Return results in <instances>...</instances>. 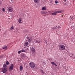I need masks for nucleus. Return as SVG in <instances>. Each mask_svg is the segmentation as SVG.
Returning a JSON list of instances; mask_svg holds the SVG:
<instances>
[{
    "instance_id": "c85d7f7f",
    "label": "nucleus",
    "mask_w": 75,
    "mask_h": 75,
    "mask_svg": "<svg viewBox=\"0 0 75 75\" xmlns=\"http://www.w3.org/2000/svg\"><path fill=\"white\" fill-rule=\"evenodd\" d=\"M41 72L43 74H45V73L44 72V71L43 70H42Z\"/></svg>"
},
{
    "instance_id": "58836bf2",
    "label": "nucleus",
    "mask_w": 75,
    "mask_h": 75,
    "mask_svg": "<svg viewBox=\"0 0 75 75\" xmlns=\"http://www.w3.org/2000/svg\"><path fill=\"white\" fill-rule=\"evenodd\" d=\"M67 0H64V1H66Z\"/></svg>"
},
{
    "instance_id": "6e6552de",
    "label": "nucleus",
    "mask_w": 75,
    "mask_h": 75,
    "mask_svg": "<svg viewBox=\"0 0 75 75\" xmlns=\"http://www.w3.org/2000/svg\"><path fill=\"white\" fill-rule=\"evenodd\" d=\"M28 42H26L24 43V46L25 47H27L28 45Z\"/></svg>"
},
{
    "instance_id": "ddd939ff",
    "label": "nucleus",
    "mask_w": 75,
    "mask_h": 75,
    "mask_svg": "<svg viewBox=\"0 0 75 75\" xmlns=\"http://www.w3.org/2000/svg\"><path fill=\"white\" fill-rule=\"evenodd\" d=\"M21 57H26V55L25 54H21Z\"/></svg>"
},
{
    "instance_id": "ea45409f",
    "label": "nucleus",
    "mask_w": 75,
    "mask_h": 75,
    "mask_svg": "<svg viewBox=\"0 0 75 75\" xmlns=\"http://www.w3.org/2000/svg\"><path fill=\"white\" fill-rule=\"evenodd\" d=\"M1 2H0V4H1Z\"/></svg>"
},
{
    "instance_id": "f257e3e1",
    "label": "nucleus",
    "mask_w": 75,
    "mask_h": 75,
    "mask_svg": "<svg viewBox=\"0 0 75 75\" xmlns=\"http://www.w3.org/2000/svg\"><path fill=\"white\" fill-rule=\"evenodd\" d=\"M59 49L60 51H64L65 49V46L63 45H60L59 46Z\"/></svg>"
},
{
    "instance_id": "dca6fc26",
    "label": "nucleus",
    "mask_w": 75,
    "mask_h": 75,
    "mask_svg": "<svg viewBox=\"0 0 75 75\" xmlns=\"http://www.w3.org/2000/svg\"><path fill=\"white\" fill-rule=\"evenodd\" d=\"M56 14H57L56 12H54V13H52V16H55V15H56Z\"/></svg>"
},
{
    "instance_id": "5701e85b",
    "label": "nucleus",
    "mask_w": 75,
    "mask_h": 75,
    "mask_svg": "<svg viewBox=\"0 0 75 75\" xmlns=\"http://www.w3.org/2000/svg\"><path fill=\"white\" fill-rule=\"evenodd\" d=\"M8 64H9V62H8V61L6 62V64L7 65H8Z\"/></svg>"
},
{
    "instance_id": "7c9ffc66",
    "label": "nucleus",
    "mask_w": 75,
    "mask_h": 75,
    "mask_svg": "<svg viewBox=\"0 0 75 75\" xmlns=\"http://www.w3.org/2000/svg\"><path fill=\"white\" fill-rule=\"evenodd\" d=\"M44 42V43H45V42H47V41L46 40H45Z\"/></svg>"
},
{
    "instance_id": "6ab92c4d",
    "label": "nucleus",
    "mask_w": 75,
    "mask_h": 75,
    "mask_svg": "<svg viewBox=\"0 0 75 75\" xmlns=\"http://www.w3.org/2000/svg\"><path fill=\"white\" fill-rule=\"evenodd\" d=\"M56 13H61L62 12L61 11H56Z\"/></svg>"
},
{
    "instance_id": "9d476101",
    "label": "nucleus",
    "mask_w": 75,
    "mask_h": 75,
    "mask_svg": "<svg viewBox=\"0 0 75 75\" xmlns=\"http://www.w3.org/2000/svg\"><path fill=\"white\" fill-rule=\"evenodd\" d=\"M67 67H67V66L66 65H64L62 67L64 68L65 69H67Z\"/></svg>"
},
{
    "instance_id": "1a4fd4ad",
    "label": "nucleus",
    "mask_w": 75,
    "mask_h": 75,
    "mask_svg": "<svg viewBox=\"0 0 75 75\" xmlns=\"http://www.w3.org/2000/svg\"><path fill=\"white\" fill-rule=\"evenodd\" d=\"M41 42V41L39 39H37L36 40V43H40Z\"/></svg>"
},
{
    "instance_id": "4468645a",
    "label": "nucleus",
    "mask_w": 75,
    "mask_h": 75,
    "mask_svg": "<svg viewBox=\"0 0 75 75\" xmlns=\"http://www.w3.org/2000/svg\"><path fill=\"white\" fill-rule=\"evenodd\" d=\"M51 64H52V65H55L56 67L57 66V64H56V63H55V62H51Z\"/></svg>"
},
{
    "instance_id": "c756f323",
    "label": "nucleus",
    "mask_w": 75,
    "mask_h": 75,
    "mask_svg": "<svg viewBox=\"0 0 75 75\" xmlns=\"http://www.w3.org/2000/svg\"><path fill=\"white\" fill-rule=\"evenodd\" d=\"M45 45H48V43H47V42H45Z\"/></svg>"
},
{
    "instance_id": "20e7f679",
    "label": "nucleus",
    "mask_w": 75,
    "mask_h": 75,
    "mask_svg": "<svg viewBox=\"0 0 75 75\" xmlns=\"http://www.w3.org/2000/svg\"><path fill=\"white\" fill-rule=\"evenodd\" d=\"M1 71L4 74H6L7 72V68H3L1 70Z\"/></svg>"
},
{
    "instance_id": "393cba45",
    "label": "nucleus",
    "mask_w": 75,
    "mask_h": 75,
    "mask_svg": "<svg viewBox=\"0 0 75 75\" xmlns=\"http://www.w3.org/2000/svg\"><path fill=\"white\" fill-rule=\"evenodd\" d=\"M22 51L21 50H20L18 51V54H20V53H21V52Z\"/></svg>"
},
{
    "instance_id": "9b49d317",
    "label": "nucleus",
    "mask_w": 75,
    "mask_h": 75,
    "mask_svg": "<svg viewBox=\"0 0 75 75\" xmlns=\"http://www.w3.org/2000/svg\"><path fill=\"white\" fill-rule=\"evenodd\" d=\"M20 69L21 71H22L23 69V67L22 66H21L20 67Z\"/></svg>"
},
{
    "instance_id": "2f4dec72",
    "label": "nucleus",
    "mask_w": 75,
    "mask_h": 75,
    "mask_svg": "<svg viewBox=\"0 0 75 75\" xmlns=\"http://www.w3.org/2000/svg\"><path fill=\"white\" fill-rule=\"evenodd\" d=\"M22 52H25V50H22Z\"/></svg>"
},
{
    "instance_id": "f03ea898",
    "label": "nucleus",
    "mask_w": 75,
    "mask_h": 75,
    "mask_svg": "<svg viewBox=\"0 0 75 75\" xmlns=\"http://www.w3.org/2000/svg\"><path fill=\"white\" fill-rule=\"evenodd\" d=\"M29 66L32 68H35V64L33 62H31L29 63Z\"/></svg>"
},
{
    "instance_id": "a878e982",
    "label": "nucleus",
    "mask_w": 75,
    "mask_h": 75,
    "mask_svg": "<svg viewBox=\"0 0 75 75\" xmlns=\"http://www.w3.org/2000/svg\"><path fill=\"white\" fill-rule=\"evenodd\" d=\"M55 4H58V2L57 1H55Z\"/></svg>"
},
{
    "instance_id": "aec40b11",
    "label": "nucleus",
    "mask_w": 75,
    "mask_h": 75,
    "mask_svg": "<svg viewBox=\"0 0 75 75\" xmlns=\"http://www.w3.org/2000/svg\"><path fill=\"white\" fill-rule=\"evenodd\" d=\"M3 66L4 68H7V64H4Z\"/></svg>"
},
{
    "instance_id": "79ce46f5",
    "label": "nucleus",
    "mask_w": 75,
    "mask_h": 75,
    "mask_svg": "<svg viewBox=\"0 0 75 75\" xmlns=\"http://www.w3.org/2000/svg\"><path fill=\"white\" fill-rule=\"evenodd\" d=\"M1 29H0V31H1Z\"/></svg>"
},
{
    "instance_id": "423d86ee",
    "label": "nucleus",
    "mask_w": 75,
    "mask_h": 75,
    "mask_svg": "<svg viewBox=\"0 0 75 75\" xmlns=\"http://www.w3.org/2000/svg\"><path fill=\"white\" fill-rule=\"evenodd\" d=\"M27 40L29 42H31L32 41V38H29V37H27L26 38Z\"/></svg>"
},
{
    "instance_id": "c9c22d12",
    "label": "nucleus",
    "mask_w": 75,
    "mask_h": 75,
    "mask_svg": "<svg viewBox=\"0 0 75 75\" xmlns=\"http://www.w3.org/2000/svg\"><path fill=\"white\" fill-rule=\"evenodd\" d=\"M2 58V56H0V59Z\"/></svg>"
},
{
    "instance_id": "7ed1b4c3",
    "label": "nucleus",
    "mask_w": 75,
    "mask_h": 75,
    "mask_svg": "<svg viewBox=\"0 0 75 75\" xmlns=\"http://www.w3.org/2000/svg\"><path fill=\"white\" fill-rule=\"evenodd\" d=\"M13 68H14V65L13 64H11L9 67V71H11L13 69Z\"/></svg>"
},
{
    "instance_id": "f704fd0d",
    "label": "nucleus",
    "mask_w": 75,
    "mask_h": 75,
    "mask_svg": "<svg viewBox=\"0 0 75 75\" xmlns=\"http://www.w3.org/2000/svg\"><path fill=\"white\" fill-rule=\"evenodd\" d=\"M52 28L53 29V30H55V28L54 27H52Z\"/></svg>"
},
{
    "instance_id": "bb28decb",
    "label": "nucleus",
    "mask_w": 75,
    "mask_h": 75,
    "mask_svg": "<svg viewBox=\"0 0 75 75\" xmlns=\"http://www.w3.org/2000/svg\"><path fill=\"white\" fill-rule=\"evenodd\" d=\"M10 1L11 3H13L14 1V0H10Z\"/></svg>"
},
{
    "instance_id": "39448f33",
    "label": "nucleus",
    "mask_w": 75,
    "mask_h": 75,
    "mask_svg": "<svg viewBox=\"0 0 75 75\" xmlns=\"http://www.w3.org/2000/svg\"><path fill=\"white\" fill-rule=\"evenodd\" d=\"M7 10L8 12L11 13L13 11V8L12 7H9L8 8Z\"/></svg>"
},
{
    "instance_id": "b1692460",
    "label": "nucleus",
    "mask_w": 75,
    "mask_h": 75,
    "mask_svg": "<svg viewBox=\"0 0 75 75\" xmlns=\"http://www.w3.org/2000/svg\"><path fill=\"white\" fill-rule=\"evenodd\" d=\"M13 29H14V26H12L10 28V30H13Z\"/></svg>"
},
{
    "instance_id": "412c9836",
    "label": "nucleus",
    "mask_w": 75,
    "mask_h": 75,
    "mask_svg": "<svg viewBox=\"0 0 75 75\" xmlns=\"http://www.w3.org/2000/svg\"><path fill=\"white\" fill-rule=\"evenodd\" d=\"M69 19L71 20H73V18L72 17V16H71L69 18Z\"/></svg>"
},
{
    "instance_id": "0eeeda50",
    "label": "nucleus",
    "mask_w": 75,
    "mask_h": 75,
    "mask_svg": "<svg viewBox=\"0 0 75 75\" xmlns=\"http://www.w3.org/2000/svg\"><path fill=\"white\" fill-rule=\"evenodd\" d=\"M30 51L32 53H34L35 52V49L34 47H32L30 48Z\"/></svg>"
},
{
    "instance_id": "a19ab883",
    "label": "nucleus",
    "mask_w": 75,
    "mask_h": 75,
    "mask_svg": "<svg viewBox=\"0 0 75 75\" xmlns=\"http://www.w3.org/2000/svg\"><path fill=\"white\" fill-rule=\"evenodd\" d=\"M71 55H72V54H71Z\"/></svg>"
},
{
    "instance_id": "4c0bfd02",
    "label": "nucleus",
    "mask_w": 75,
    "mask_h": 75,
    "mask_svg": "<svg viewBox=\"0 0 75 75\" xmlns=\"http://www.w3.org/2000/svg\"><path fill=\"white\" fill-rule=\"evenodd\" d=\"M7 33V32H6V31H5V33Z\"/></svg>"
},
{
    "instance_id": "a211bd4d",
    "label": "nucleus",
    "mask_w": 75,
    "mask_h": 75,
    "mask_svg": "<svg viewBox=\"0 0 75 75\" xmlns=\"http://www.w3.org/2000/svg\"><path fill=\"white\" fill-rule=\"evenodd\" d=\"M18 23H21V18L19 19Z\"/></svg>"
},
{
    "instance_id": "473e14b6",
    "label": "nucleus",
    "mask_w": 75,
    "mask_h": 75,
    "mask_svg": "<svg viewBox=\"0 0 75 75\" xmlns=\"http://www.w3.org/2000/svg\"><path fill=\"white\" fill-rule=\"evenodd\" d=\"M51 13V11H48V12H47V13Z\"/></svg>"
},
{
    "instance_id": "4be33fe9",
    "label": "nucleus",
    "mask_w": 75,
    "mask_h": 75,
    "mask_svg": "<svg viewBox=\"0 0 75 75\" xmlns=\"http://www.w3.org/2000/svg\"><path fill=\"white\" fill-rule=\"evenodd\" d=\"M57 28H60V26H58V27H57V28L56 27H55L54 28V30H57Z\"/></svg>"
},
{
    "instance_id": "e433bc0d",
    "label": "nucleus",
    "mask_w": 75,
    "mask_h": 75,
    "mask_svg": "<svg viewBox=\"0 0 75 75\" xmlns=\"http://www.w3.org/2000/svg\"><path fill=\"white\" fill-rule=\"evenodd\" d=\"M3 1V0H0V2L1 3V1Z\"/></svg>"
},
{
    "instance_id": "f3484780",
    "label": "nucleus",
    "mask_w": 75,
    "mask_h": 75,
    "mask_svg": "<svg viewBox=\"0 0 75 75\" xmlns=\"http://www.w3.org/2000/svg\"><path fill=\"white\" fill-rule=\"evenodd\" d=\"M46 8L45 7H43L42 8V10H46Z\"/></svg>"
},
{
    "instance_id": "cd10ccee",
    "label": "nucleus",
    "mask_w": 75,
    "mask_h": 75,
    "mask_svg": "<svg viewBox=\"0 0 75 75\" xmlns=\"http://www.w3.org/2000/svg\"><path fill=\"white\" fill-rule=\"evenodd\" d=\"M2 10L4 12L5 11V9H4V8H2Z\"/></svg>"
},
{
    "instance_id": "72a5a7b5",
    "label": "nucleus",
    "mask_w": 75,
    "mask_h": 75,
    "mask_svg": "<svg viewBox=\"0 0 75 75\" xmlns=\"http://www.w3.org/2000/svg\"><path fill=\"white\" fill-rule=\"evenodd\" d=\"M44 14H46V13H47V12H44Z\"/></svg>"
},
{
    "instance_id": "2eb2a0df",
    "label": "nucleus",
    "mask_w": 75,
    "mask_h": 75,
    "mask_svg": "<svg viewBox=\"0 0 75 75\" xmlns=\"http://www.w3.org/2000/svg\"><path fill=\"white\" fill-rule=\"evenodd\" d=\"M34 2L35 3H38V2L39 1V0H34Z\"/></svg>"
},
{
    "instance_id": "f8f14e48",
    "label": "nucleus",
    "mask_w": 75,
    "mask_h": 75,
    "mask_svg": "<svg viewBox=\"0 0 75 75\" xmlns=\"http://www.w3.org/2000/svg\"><path fill=\"white\" fill-rule=\"evenodd\" d=\"M3 48L4 50H7V46L6 45L4 46V47H3Z\"/></svg>"
}]
</instances>
